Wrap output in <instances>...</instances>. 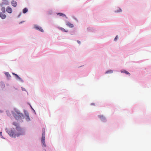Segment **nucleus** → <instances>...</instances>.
I'll list each match as a JSON object with an SVG mask.
<instances>
[{"mask_svg": "<svg viewBox=\"0 0 151 151\" xmlns=\"http://www.w3.org/2000/svg\"><path fill=\"white\" fill-rule=\"evenodd\" d=\"M28 11V9L27 8H24L23 10V13L24 14L26 13Z\"/></svg>", "mask_w": 151, "mask_h": 151, "instance_id": "obj_10", "label": "nucleus"}, {"mask_svg": "<svg viewBox=\"0 0 151 151\" xmlns=\"http://www.w3.org/2000/svg\"><path fill=\"white\" fill-rule=\"evenodd\" d=\"M12 4L14 7L16 6L17 5V3L16 1H12Z\"/></svg>", "mask_w": 151, "mask_h": 151, "instance_id": "obj_6", "label": "nucleus"}, {"mask_svg": "<svg viewBox=\"0 0 151 151\" xmlns=\"http://www.w3.org/2000/svg\"><path fill=\"white\" fill-rule=\"evenodd\" d=\"M5 74L8 78H10L11 76L8 73H6Z\"/></svg>", "mask_w": 151, "mask_h": 151, "instance_id": "obj_13", "label": "nucleus"}, {"mask_svg": "<svg viewBox=\"0 0 151 151\" xmlns=\"http://www.w3.org/2000/svg\"><path fill=\"white\" fill-rule=\"evenodd\" d=\"M77 42H78L79 44L80 45V44H81V42H80V41H79V40H77Z\"/></svg>", "mask_w": 151, "mask_h": 151, "instance_id": "obj_21", "label": "nucleus"}, {"mask_svg": "<svg viewBox=\"0 0 151 151\" xmlns=\"http://www.w3.org/2000/svg\"><path fill=\"white\" fill-rule=\"evenodd\" d=\"M26 119H27V120L28 121H29L30 120V119H29V116H27Z\"/></svg>", "mask_w": 151, "mask_h": 151, "instance_id": "obj_18", "label": "nucleus"}, {"mask_svg": "<svg viewBox=\"0 0 151 151\" xmlns=\"http://www.w3.org/2000/svg\"><path fill=\"white\" fill-rule=\"evenodd\" d=\"M57 14L58 15L60 16H63L66 17V16L65 14H63V13H58Z\"/></svg>", "mask_w": 151, "mask_h": 151, "instance_id": "obj_11", "label": "nucleus"}, {"mask_svg": "<svg viewBox=\"0 0 151 151\" xmlns=\"http://www.w3.org/2000/svg\"><path fill=\"white\" fill-rule=\"evenodd\" d=\"M122 10L119 9V10H117V12H122Z\"/></svg>", "mask_w": 151, "mask_h": 151, "instance_id": "obj_20", "label": "nucleus"}, {"mask_svg": "<svg viewBox=\"0 0 151 151\" xmlns=\"http://www.w3.org/2000/svg\"><path fill=\"white\" fill-rule=\"evenodd\" d=\"M24 21H23V22H20V23H19V24H21V23H22L23 22H24Z\"/></svg>", "mask_w": 151, "mask_h": 151, "instance_id": "obj_23", "label": "nucleus"}, {"mask_svg": "<svg viewBox=\"0 0 151 151\" xmlns=\"http://www.w3.org/2000/svg\"><path fill=\"white\" fill-rule=\"evenodd\" d=\"M121 73H124L126 74H127L129 75H130V73H129L127 71L125 70H121Z\"/></svg>", "mask_w": 151, "mask_h": 151, "instance_id": "obj_7", "label": "nucleus"}, {"mask_svg": "<svg viewBox=\"0 0 151 151\" xmlns=\"http://www.w3.org/2000/svg\"><path fill=\"white\" fill-rule=\"evenodd\" d=\"M60 29L61 30H62L63 31H64V32H68V31L65 30V29H64L63 28H60Z\"/></svg>", "mask_w": 151, "mask_h": 151, "instance_id": "obj_16", "label": "nucleus"}, {"mask_svg": "<svg viewBox=\"0 0 151 151\" xmlns=\"http://www.w3.org/2000/svg\"><path fill=\"white\" fill-rule=\"evenodd\" d=\"M6 11L8 13H11L12 12V9L10 7L8 6L6 9Z\"/></svg>", "mask_w": 151, "mask_h": 151, "instance_id": "obj_5", "label": "nucleus"}, {"mask_svg": "<svg viewBox=\"0 0 151 151\" xmlns=\"http://www.w3.org/2000/svg\"><path fill=\"white\" fill-rule=\"evenodd\" d=\"M45 132L44 130L42 132V142L43 145L45 147L46 146L45 143Z\"/></svg>", "mask_w": 151, "mask_h": 151, "instance_id": "obj_3", "label": "nucleus"}, {"mask_svg": "<svg viewBox=\"0 0 151 151\" xmlns=\"http://www.w3.org/2000/svg\"><path fill=\"white\" fill-rule=\"evenodd\" d=\"M113 73V71L111 70H110L106 71L105 73Z\"/></svg>", "mask_w": 151, "mask_h": 151, "instance_id": "obj_12", "label": "nucleus"}, {"mask_svg": "<svg viewBox=\"0 0 151 151\" xmlns=\"http://www.w3.org/2000/svg\"><path fill=\"white\" fill-rule=\"evenodd\" d=\"M13 75H15L17 78H20V77L17 74L14 73H13Z\"/></svg>", "mask_w": 151, "mask_h": 151, "instance_id": "obj_17", "label": "nucleus"}, {"mask_svg": "<svg viewBox=\"0 0 151 151\" xmlns=\"http://www.w3.org/2000/svg\"><path fill=\"white\" fill-rule=\"evenodd\" d=\"M99 117L101 119H104V117L103 115H99Z\"/></svg>", "mask_w": 151, "mask_h": 151, "instance_id": "obj_15", "label": "nucleus"}, {"mask_svg": "<svg viewBox=\"0 0 151 151\" xmlns=\"http://www.w3.org/2000/svg\"><path fill=\"white\" fill-rule=\"evenodd\" d=\"M34 28L37 30H38L42 32H43L44 30L41 27L37 25H35L34 26Z\"/></svg>", "mask_w": 151, "mask_h": 151, "instance_id": "obj_4", "label": "nucleus"}, {"mask_svg": "<svg viewBox=\"0 0 151 151\" xmlns=\"http://www.w3.org/2000/svg\"><path fill=\"white\" fill-rule=\"evenodd\" d=\"M12 113L14 117L16 119L21 117L22 116V114L19 113L18 111H12Z\"/></svg>", "mask_w": 151, "mask_h": 151, "instance_id": "obj_2", "label": "nucleus"}, {"mask_svg": "<svg viewBox=\"0 0 151 151\" xmlns=\"http://www.w3.org/2000/svg\"><path fill=\"white\" fill-rule=\"evenodd\" d=\"M66 25L71 28L73 27V24H71L69 22H67L66 24Z\"/></svg>", "mask_w": 151, "mask_h": 151, "instance_id": "obj_9", "label": "nucleus"}, {"mask_svg": "<svg viewBox=\"0 0 151 151\" xmlns=\"http://www.w3.org/2000/svg\"><path fill=\"white\" fill-rule=\"evenodd\" d=\"M92 104L93 105H94V104Z\"/></svg>", "mask_w": 151, "mask_h": 151, "instance_id": "obj_24", "label": "nucleus"}, {"mask_svg": "<svg viewBox=\"0 0 151 151\" xmlns=\"http://www.w3.org/2000/svg\"><path fill=\"white\" fill-rule=\"evenodd\" d=\"M1 10L4 13L5 12V9L4 7H2L1 9Z\"/></svg>", "mask_w": 151, "mask_h": 151, "instance_id": "obj_14", "label": "nucleus"}, {"mask_svg": "<svg viewBox=\"0 0 151 151\" xmlns=\"http://www.w3.org/2000/svg\"><path fill=\"white\" fill-rule=\"evenodd\" d=\"M13 124L15 126L16 131L14 132V129H13L8 130V134L12 137H18L21 135L23 134L24 131L23 129L19 127L17 123L14 122Z\"/></svg>", "mask_w": 151, "mask_h": 151, "instance_id": "obj_1", "label": "nucleus"}, {"mask_svg": "<svg viewBox=\"0 0 151 151\" xmlns=\"http://www.w3.org/2000/svg\"><path fill=\"white\" fill-rule=\"evenodd\" d=\"M8 1H6V2L5 3V4H8Z\"/></svg>", "mask_w": 151, "mask_h": 151, "instance_id": "obj_22", "label": "nucleus"}, {"mask_svg": "<svg viewBox=\"0 0 151 151\" xmlns=\"http://www.w3.org/2000/svg\"><path fill=\"white\" fill-rule=\"evenodd\" d=\"M6 16L5 14L1 13V19H4L6 18Z\"/></svg>", "mask_w": 151, "mask_h": 151, "instance_id": "obj_8", "label": "nucleus"}, {"mask_svg": "<svg viewBox=\"0 0 151 151\" xmlns=\"http://www.w3.org/2000/svg\"><path fill=\"white\" fill-rule=\"evenodd\" d=\"M117 35L116 36L115 38L114 39V41H116V40L117 39Z\"/></svg>", "mask_w": 151, "mask_h": 151, "instance_id": "obj_19", "label": "nucleus"}]
</instances>
